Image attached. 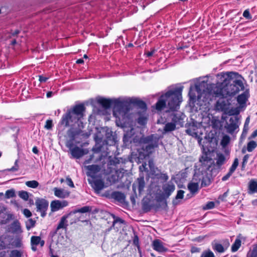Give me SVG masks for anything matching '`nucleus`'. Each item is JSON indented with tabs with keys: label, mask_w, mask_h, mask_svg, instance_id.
Instances as JSON below:
<instances>
[{
	"label": "nucleus",
	"mask_w": 257,
	"mask_h": 257,
	"mask_svg": "<svg viewBox=\"0 0 257 257\" xmlns=\"http://www.w3.org/2000/svg\"><path fill=\"white\" fill-rule=\"evenodd\" d=\"M223 82L208 84L202 82L195 85L198 100L207 101L213 97H226L232 96L244 89L243 78L235 72L223 74Z\"/></svg>",
	"instance_id": "1"
},
{
	"label": "nucleus",
	"mask_w": 257,
	"mask_h": 257,
	"mask_svg": "<svg viewBox=\"0 0 257 257\" xmlns=\"http://www.w3.org/2000/svg\"><path fill=\"white\" fill-rule=\"evenodd\" d=\"M98 103L105 109L109 108L113 105V114L118 120L125 122L128 118L130 111V104L126 101L117 99H110L99 98L97 99Z\"/></svg>",
	"instance_id": "2"
},
{
	"label": "nucleus",
	"mask_w": 257,
	"mask_h": 257,
	"mask_svg": "<svg viewBox=\"0 0 257 257\" xmlns=\"http://www.w3.org/2000/svg\"><path fill=\"white\" fill-rule=\"evenodd\" d=\"M182 88L179 87L173 90H170L165 94L161 95L156 104V108L161 110L166 106L171 110H177L180 107V103L182 101Z\"/></svg>",
	"instance_id": "3"
},
{
	"label": "nucleus",
	"mask_w": 257,
	"mask_h": 257,
	"mask_svg": "<svg viewBox=\"0 0 257 257\" xmlns=\"http://www.w3.org/2000/svg\"><path fill=\"white\" fill-rule=\"evenodd\" d=\"M84 105L78 104L74 106L72 109H68L67 112L63 115L59 122V125L68 127L76 122L82 124L81 119L84 116Z\"/></svg>",
	"instance_id": "4"
},
{
	"label": "nucleus",
	"mask_w": 257,
	"mask_h": 257,
	"mask_svg": "<svg viewBox=\"0 0 257 257\" xmlns=\"http://www.w3.org/2000/svg\"><path fill=\"white\" fill-rule=\"evenodd\" d=\"M35 204L37 207V211L41 212V216L44 217L46 214L49 203L44 199H38L36 200Z\"/></svg>",
	"instance_id": "5"
},
{
	"label": "nucleus",
	"mask_w": 257,
	"mask_h": 257,
	"mask_svg": "<svg viewBox=\"0 0 257 257\" xmlns=\"http://www.w3.org/2000/svg\"><path fill=\"white\" fill-rule=\"evenodd\" d=\"M238 119L236 116L231 117L228 123L225 126L227 132L229 134H232L238 127Z\"/></svg>",
	"instance_id": "6"
},
{
	"label": "nucleus",
	"mask_w": 257,
	"mask_h": 257,
	"mask_svg": "<svg viewBox=\"0 0 257 257\" xmlns=\"http://www.w3.org/2000/svg\"><path fill=\"white\" fill-rule=\"evenodd\" d=\"M68 203L66 200H53L51 202L50 207L52 212H56L67 206Z\"/></svg>",
	"instance_id": "7"
},
{
	"label": "nucleus",
	"mask_w": 257,
	"mask_h": 257,
	"mask_svg": "<svg viewBox=\"0 0 257 257\" xmlns=\"http://www.w3.org/2000/svg\"><path fill=\"white\" fill-rule=\"evenodd\" d=\"M152 137H148L146 140L148 143L143 146V149L147 153V155L151 154L153 149L158 146V140H152Z\"/></svg>",
	"instance_id": "8"
},
{
	"label": "nucleus",
	"mask_w": 257,
	"mask_h": 257,
	"mask_svg": "<svg viewBox=\"0 0 257 257\" xmlns=\"http://www.w3.org/2000/svg\"><path fill=\"white\" fill-rule=\"evenodd\" d=\"M175 190V185L172 182H168L163 185L162 190L164 195L168 198Z\"/></svg>",
	"instance_id": "9"
},
{
	"label": "nucleus",
	"mask_w": 257,
	"mask_h": 257,
	"mask_svg": "<svg viewBox=\"0 0 257 257\" xmlns=\"http://www.w3.org/2000/svg\"><path fill=\"white\" fill-rule=\"evenodd\" d=\"M172 121L176 125L182 126L183 125V119L185 115L180 112H173L171 114Z\"/></svg>",
	"instance_id": "10"
},
{
	"label": "nucleus",
	"mask_w": 257,
	"mask_h": 257,
	"mask_svg": "<svg viewBox=\"0 0 257 257\" xmlns=\"http://www.w3.org/2000/svg\"><path fill=\"white\" fill-rule=\"evenodd\" d=\"M84 167L87 170V175L92 178H94L95 174L99 172L101 170V167L97 165L85 166Z\"/></svg>",
	"instance_id": "11"
},
{
	"label": "nucleus",
	"mask_w": 257,
	"mask_h": 257,
	"mask_svg": "<svg viewBox=\"0 0 257 257\" xmlns=\"http://www.w3.org/2000/svg\"><path fill=\"white\" fill-rule=\"evenodd\" d=\"M45 243V241L42 240L41 237L38 236H32L31 238V244L32 249L35 251L37 250L36 246L38 244H40L41 246H43Z\"/></svg>",
	"instance_id": "12"
},
{
	"label": "nucleus",
	"mask_w": 257,
	"mask_h": 257,
	"mask_svg": "<svg viewBox=\"0 0 257 257\" xmlns=\"http://www.w3.org/2000/svg\"><path fill=\"white\" fill-rule=\"evenodd\" d=\"M229 102L228 100L223 98L219 99L216 102V109L220 111H226L228 109Z\"/></svg>",
	"instance_id": "13"
},
{
	"label": "nucleus",
	"mask_w": 257,
	"mask_h": 257,
	"mask_svg": "<svg viewBox=\"0 0 257 257\" xmlns=\"http://www.w3.org/2000/svg\"><path fill=\"white\" fill-rule=\"evenodd\" d=\"M70 152L72 157L76 159H79L82 157L84 154L87 153V151H86V150L81 149L78 147H75L71 149Z\"/></svg>",
	"instance_id": "14"
},
{
	"label": "nucleus",
	"mask_w": 257,
	"mask_h": 257,
	"mask_svg": "<svg viewBox=\"0 0 257 257\" xmlns=\"http://www.w3.org/2000/svg\"><path fill=\"white\" fill-rule=\"evenodd\" d=\"M95 192H99L104 187V182L101 179H96L90 182Z\"/></svg>",
	"instance_id": "15"
},
{
	"label": "nucleus",
	"mask_w": 257,
	"mask_h": 257,
	"mask_svg": "<svg viewBox=\"0 0 257 257\" xmlns=\"http://www.w3.org/2000/svg\"><path fill=\"white\" fill-rule=\"evenodd\" d=\"M125 101L129 103L130 108H131V103H134L138 107V108H140L141 109L142 112H145L147 110L146 104L142 100L135 99L134 100H130L129 101L127 100Z\"/></svg>",
	"instance_id": "16"
},
{
	"label": "nucleus",
	"mask_w": 257,
	"mask_h": 257,
	"mask_svg": "<svg viewBox=\"0 0 257 257\" xmlns=\"http://www.w3.org/2000/svg\"><path fill=\"white\" fill-rule=\"evenodd\" d=\"M153 248L159 252H165L167 248L164 246L163 242L159 239L155 240L153 242Z\"/></svg>",
	"instance_id": "17"
},
{
	"label": "nucleus",
	"mask_w": 257,
	"mask_h": 257,
	"mask_svg": "<svg viewBox=\"0 0 257 257\" xmlns=\"http://www.w3.org/2000/svg\"><path fill=\"white\" fill-rule=\"evenodd\" d=\"M216 163L213 164V167H217L218 169L225 162V157L223 154L217 153L216 158Z\"/></svg>",
	"instance_id": "18"
},
{
	"label": "nucleus",
	"mask_w": 257,
	"mask_h": 257,
	"mask_svg": "<svg viewBox=\"0 0 257 257\" xmlns=\"http://www.w3.org/2000/svg\"><path fill=\"white\" fill-rule=\"evenodd\" d=\"M54 194L56 196L61 198H65L69 196V192L62 189L55 188L54 189Z\"/></svg>",
	"instance_id": "19"
},
{
	"label": "nucleus",
	"mask_w": 257,
	"mask_h": 257,
	"mask_svg": "<svg viewBox=\"0 0 257 257\" xmlns=\"http://www.w3.org/2000/svg\"><path fill=\"white\" fill-rule=\"evenodd\" d=\"M10 229L14 233H19L22 232L20 223L18 220L14 221L10 226Z\"/></svg>",
	"instance_id": "20"
},
{
	"label": "nucleus",
	"mask_w": 257,
	"mask_h": 257,
	"mask_svg": "<svg viewBox=\"0 0 257 257\" xmlns=\"http://www.w3.org/2000/svg\"><path fill=\"white\" fill-rule=\"evenodd\" d=\"M111 197L115 200L120 202L124 201L125 198L124 194L119 191H115L112 192L111 194Z\"/></svg>",
	"instance_id": "21"
},
{
	"label": "nucleus",
	"mask_w": 257,
	"mask_h": 257,
	"mask_svg": "<svg viewBox=\"0 0 257 257\" xmlns=\"http://www.w3.org/2000/svg\"><path fill=\"white\" fill-rule=\"evenodd\" d=\"M248 97V92L247 91H245L242 93L241 94L239 95L237 97V102L240 105L244 104L246 103V101Z\"/></svg>",
	"instance_id": "22"
},
{
	"label": "nucleus",
	"mask_w": 257,
	"mask_h": 257,
	"mask_svg": "<svg viewBox=\"0 0 257 257\" xmlns=\"http://www.w3.org/2000/svg\"><path fill=\"white\" fill-rule=\"evenodd\" d=\"M200 162L202 163V164L205 165V163L207 164L209 163V167L208 168V170H210L211 168V166L210 165H212L213 163L212 162V159H211L209 157H208L207 154H204L201 156V157L199 159Z\"/></svg>",
	"instance_id": "23"
},
{
	"label": "nucleus",
	"mask_w": 257,
	"mask_h": 257,
	"mask_svg": "<svg viewBox=\"0 0 257 257\" xmlns=\"http://www.w3.org/2000/svg\"><path fill=\"white\" fill-rule=\"evenodd\" d=\"M69 215H64L61 217V220L59 223V224L57 227V229L58 230L61 228H66L68 224L67 223V218Z\"/></svg>",
	"instance_id": "24"
},
{
	"label": "nucleus",
	"mask_w": 257,
	"mask_h": 257,
	"mask_svg": "<svg viewBox=\"0 0 257 257\" xmlns=\"http://www.w3.org/2000/svg\"><path fill=\"white\" fill-rule=\"evenodd\" d=\"M176 124L173 121L171 122H168L165 124L164 127V131L165 132L173 131L176 129Z\"/></svg>",
	"instance_id": "25"
},
{
	"label": "nucleus",
	"mask_w": 257,
	"mask_h": 257,
	"mask_svg": "<svg viewBox=\"0 0 257 257\" xmlns=\"http://www.w3.org/2000/svg\"><path fill=\"white\" fill-rule=\"evenodd\" d=\"M188 188L191 193L196 192L199 188L198 183L191 182L188 185Z\"/></svg>",
	"instance_id": "26"
},
{
	"label": "nucleus",
	"mask_w": 257,
	"mask_h": 257,
	"mask_svg": "<svg viewBox=\"0 0 257 257\" xmlns=\"http://www.w3.org/2000/svg\"><path fill=\"white\" fill-rule=\"evenodd\" d=\"M138 189L139 192L141 193L144 189L145 186V182L144 180V178L143 177H141L138 179Z\"/></svg>",
	"instance_id": "27"
},
{
	"label": "nucleus",
	"mask_w": 257,
	"mask_h": 257,
	"mask_svg": "<svg viewBox=\"0 0 257 257\" xmlns=\"http://www.w3.org/2000/svg\"><path fill=\"white\" fill-rule=\"evenodd\" d=\"M134 133V130L133 128H131L130 131L126 132V133L123 136V141L124 142H131V141L130 140L132 136L133 135Z\"/></svg>",
	"instance_id": "28"
},
{
	"label": "nucleus",
	"mask_w": 257,
	"mask_h": 257,
	"mask_svg": "<svg viewBox=\"0 0 257 257\" xmlns=\"http://www.w3.org/2000/svg\"><path fill=\"white\" fill-rule=\"evenodd\" d=\"M168 198L164 195L163 193H158L156 196V200L157 202L161 203L166 201Z\"/></svg>",
	"instance_id": "29"
},
{
	"label": "nucleus",
	"mask_w": 257,
	"mask_h": 257,
	"mask_svg": "<svg viewBox=\"0 0 257 257\" xmlns=\"http://www.w3.org/2000/svg\"><path fill=\"white\" fill-rule=\"evenodd\" d=\"M257 147V143L254 141H251L247 143V150L249 152H252Z\"/></svg>",
	"instance_id": "30"
},
{
	"label": "nucleus",
	"mask_w": 257,
	"mask_h": 257,
	"mask_svg": "<svg viewBox=\"0 0 257 257\" xmlns=\"http://www.w3.org/2000/svg\"><path fill=\"white\" fill-rule=\"evenodd\" d=\"M241 245V240L239 239H236L234 243L231 246V250L233 252L237 251Z\"/></svg>",
	"instance_id": "31"
},
{
	"label": "nucleus",
	"mask_w": 257,
	"mask_h": 257,
	"mask_svg": "<svg viewBox=\"0 0 257 257\" xmlns=\"http://www.w3.org/2000/svg\"><path fill=\"white\" fill-rule=\"evenodd\" d=\"M249 189L252 193L257 192V182L254 180L250 181Z\"/></svg>",
	"instance_id": "32"
},
{
	"label": "nucleus",
	"mask_w": 257,
	"mask_h": 257,
	"mask_svg": "<svg viewBox=\"0 0 257 257\" xmlns=\"http://www.w3.org/2000/svg\"><path fill=\"white\" fill-rule=\"evenodd\" d=\"M19 196L24 200L27 201L29 197V193L26 191H20L18 192Z\"/></svg>",
	"instance_id": "33"
},
{
	"label": "nucleus",
	"mask_w": 257,
	"mask_h": 257,
	"mask_svg": "<svg viewBox=\"0 0 257 257\" xmlns=\"http://www.w3.org/2000/svg\"><path fill=\"white\" fill-rule=\"evenodd\" d=\"M226 248L227 247L224 248L222 245L220 243H215L213 247V249L218 252H223Z\"/></svg>",
	"instance_id": "34"
},
{
	"label": "nucleus",
	"mask_w": 257,
	"mask_h": 257,
	"mask_svg": "<svg viewBox=\"0 0 257 257\" xmlns=\"http://www.w3.org/2000/svg\"><path fill=\"white\" fill-rule=\"evenodd\" d=\"M27 186L32 188H36L39 186V183L36 180L28 181L25 183Z\"/></svg>",
	"instance_id": "35"
},
{
	"label": "nucleus",
	"mask_w": 257,
	"mask_h": 257,
	"mask_svg": "<svg viewBox=\"0 0 257 257\" xmlns=\"http://www.w3.org/2000/svg\"><path fill=\"white\" fill-rule=\"evenodd\" d=\"M16 196L15 190L14 189H11L6 191L5 193V197L7 199L13 198Z\"/></svg>",
	"instance_id": "36"
},
{
	"label": "nucleus",
	"mask_w": 257,
	"mask_h": 257,
	"mask_svg": "<svg viewBox=\"0 0 257 257\" xmlns=\"http://www.w3.org/2000/svg\"><path fill=\"white\" fill-rule=\"evenodd\" d=\"M36 221L32 219H29L26 222L27 229L29 230L31 228L34 227Z\"/></svg>",
	"instance_id": "37"
},
{
	"label": "nucleus",
	"mask_w": 257,
	"mask_h": 257,
	"mask_svg": "<svg viewBox=\"0 0 257 257\" xmlns=\"http://www.w3.org/2000/svg\"><path fill=\"white\" fill-rule=\"evenodd\" d=\"M184 191L183 190H178L177 192V194L175 197V200H173V203L176 204V203L175 202V201H176V200H177L178 199H183L184 197Z\"/></svg>",
	"instance_id": "38"
},
{
	"label": "nucleus",
	"mask_w": 257,
	"mask_h": 257,
	"mask_svg": "<svg viewBox=\"0 0 257 257\" xmlns=\"http://www.w3.org/2000/svg\"><path fill=\"white\" fill-rule=\"evenodd\" d=\"M200 257H215V255L212 251L208 250L203 251Z\"/></svg>",
	"instance_id": "39"
},
{
	"label": "nucleus",
	"mask_w": 257,
	"mask_h": 257,
	"mask_svg": "<svg viewBox=\"0 0 257 257\" xmlns=\"http://www.w3.org/2000/svg\"><path fill=\"white\" fill-rule=\"evenodd\" d=\"M238 165V160L237 158H236L234 159L232 166H231L230 168L229 169V171L233 173L236 170Z\"/></svg>",
	"instance_id": "40"
},
{
	"label": "nucleus",
	"mask_w": 257,
	"mask_h": 257,
	"mask_svg": "<svg viewBox=\"0 0 257 257\" xmlns=\"http://www.w3.org/2000/svg\"><path fill=\"white\" fill-rule=\"evenodd\" d=\"M249 118L248 117L246 118V120H245V123H244V127H243V131H242V135H246L247 132V131L248 130V124H249Z\"/></svg>",
	"instance_id": "41"
},
{
	"label": "nucleus",
	"mask_w": 257,
	"mask_h": 257,
	"mask_svg": "<svg viewBox=\"0 0 257 257\" xmlns=\"http://www.w3.org/2000/svg\"><path fill=\"white\" fill-rule=\"evenodd\" d=\"M67 135L69 138V140H74L76 133L72 129H70L67 131Z\"/></svg>",
	"instance_id": "42"
},
{
	"label": "nucleus",
	"mask_w": 257,
	"mask_h": 257,
	"mask_svg": "<svg viewBox=\"0 0 257 257\" xmlns=\"http://www.w3.org/2000/svg\"><path fill=\"white\" fill-rule=\"evenodd\" d=\"M229 141H230L229 137L226 135V136H223V137L222 139L221 144L223 146L225 147L228 145V144L229 143Z\"/></svg>",
	"instance_id": "43"
},
{
	"label": "nucleus",
	"mask_w": 257,
	"mask_h": 257,
	"mask_svg": "<svg viewBox=\"0 0 257 257\" xmlns=\"http://www.w3.org/2000/svg\"><path fill=\"white\" fill-rule=\"evenodd\" d=\"M90 210L89 207L88 206H84L77 210L74 211V213L79 212V213H86L88 212Z\"/></svg>",
	"instance_id": "44"
},
{
	"label": "nucleus",
	"mask_w": 257,
	"mask_h": 257,
	"mask_svg": "<svg viewBox=\"0 0 257 257\" xmlns=\"http://www.w3.org/2000/svg\"><path fill=\"white\" fill-rule=\"evenodd\" d=\"M21 253L18 250H13L11 252L10 257H21Z\"/></svg>",
	"instance_id": "45"
},
{
	"label": "nucleus",
	"mask_w": 257,
	"mask_h": 257,
	"mask_svg": "<svg viewBox=\"0 0 257 257\" xmlns=\"http://www.w3.org/2000/svg\"><path fill=\"white\" fill-rule=\"evenodd\" d=\"M215 204L214 202L210 201L208 202L205 206L203 207V209L205 210L211 209L214 207Z\"/></svg>",
	"instance_id": "46"
},
{
	"label": "nucleus",
	"mask_w": 257,
	"mask_h": 257,
	"mask_svg": "<svg viewBox=\"0 0 257 257\" xmlns=\"http://www.w3.org/2000/svg\"><path fill=\"white\" fill-rule=\"evenodd\" d=\"M186 132L187 134L193 137H196L197 136V133L195 132V130L192 128L187 129Z\"/></svg>",
	"instance_id": "47"
},
{
	"label": "nucleus",
	"mask_w": 257,
	"mask_h": 257,
	"mask_svg": "<svg viewBox=\"0 0 257 257\" xmlns=\"http://www.w3.org/2000/svg\"><path fill=\"white\" fill-rule=\"evenodd\" d=\"M119 163V160L116 158H114L112 159L109 160L108 165L115 166Z\"/></svg>",
	"instance_id": "48"
},
{
	"label": "nucleus",
	"mask_w": 257,
	"mask_h": 257,
	"mask_svg": "<svg viewBox=\"0 0 257 257\" xmlns=\"http://www.w3.org/2000/svg\"><path fill=\"white\" fill-rule=\"evenodd\" d=\"M18 160H16L15 162V165L12 167L11 168L8 169L7 170L8 171H12V172H15L18 170L19 169V166L18 164Z\"/></svg>",
	"instance_id": "49"
},
{
	"label": "nucleus",
	"mask_w": 257,
	"mask_h": 257,
	"mask_svg": "<svg viewBox=\"0 0 257 257\" xmlns=\"http://www.w3.org/2000/svg\"><path fill=\"white\" fill-rule=\"evenodd\" d=\"M243 16L246 18V19L249 20L252 18V17L250 15L249 11L248 9L245 10L243 13Z\"/></svg>",
	"instance_id": "50"
},
{
	"label": "nucleus",
	"mask_w": 257,
	"mask_h": 257,
	"mask_svg": "<svg viewBox=\"0 0 257 257\" xmlns=\"http://www.w3.org/2000/svg\"><path fill=\"white\" fill-rule=\"evenodd\" d=\"M52 120H47L45 125V128H46L47 130H51L52 127Z\"/></svg>",
	"instance_id": "51"
},
{
	"label": "nucleus",
	"mask_w": 257,
	"mask_h": 257,
	"mask_svg": "<svg viewBox=\"0 0 257 257\" xmlns=\"http://www.w3.org/2000/svg\"><path fill=\"white\" fill-rule=\"evenodd\" d=\"M146 117L144 116H140L138 118V123L142 125L145 124L146 123Z\"/></svg>",
	"instance_id": "52"
},
{
	"label": "nucleus",
	"mask_w": 257,
	"mask_h": 257,
	"mask_svg": "<svg viewBox=\"0 0 257 257\" xmlns=\"http://www.w3.org/2000/svg\"><path fill=\"white\" fill-rule=\"evenodd\" d=\"M23 213L26 217H30L32 216V213L28 209H24L23 211Z\"/></svg>",
	"instance_id": "53"
},
{
	"label": "nucleus",
	"mask_w": 257,
	"mask_h": 257,
	"mask_svg": "<svg viewBox=\"0 0 257 257\" xmlns=\"http://www.w3.org/2000/svg\"><path fill=\"white\" fill-rule=\"evenodd\" d=\"M66 181L67 183V185L68 186H69L70 187H72V188H74V184H73V181H72L71 179L69 177H67L66 178Z\"/></svg>",
	"instance_id": "54"
},
{
	"label": "nucleus",
	"mask_w": 257,
	"mask_h": 257,
	"mask_svg": "<svg viewBox=\"0 0 257 257\" xmlns=\"http://www.w3.org/2000/svg\"><path fill=\"white\" fill-rule=\"evenodd\" d=\"M74 140H69L67 141L66 143V146L67 148H69L70 151H71V149H72L73 146V142Z\"/></svg>",
	"instance_id": "55"
},
{
	"label": "nucleus",
	"mask_w": 257,
	"mask_h": 257,
	"mask_svg": "<svg viewBox=\"0 0 257 257\" xmlns=\"http://www.w3.org/2000/svg\"><path fill=\"white\" fill-rule=\"evenodd\" d=\"M146 167H147V164L146 163H143L139 167L140 171H141V172L147 171V168Z\"/></svg>",
	"instance_id": "56"
},
{
	"label": "nucleus",
	"mask_w": 257,
	"mask_h": 257,
	"mask_svg": "<svg viewBox=\"0 0 257 257\" xmlns=\"http://www.w3.org/2000/svg\"><path fill=\"white\" fill-rule=\"evenodd\" d=\"M232 174V173H231V172H230L229 171V172L227 173V174L222 177V180L223 181H226L228 179V178L231 176V175Z\"/></svg>",
	"instance_id": "57"
},
{
	"label": "nucleus",
	"mask_w": 257,
	"mask_h": 257,
	"mask_svg": "<svg viewBox=\"0 0 257 257\" xmlns=\"http://www.w3.org/2000/svg\"><path fill=\"white\" fill-rule=\"evenodd\" d=\"M200 251V249L195 246H192L191 249V252L192 253L198 252Z\"/></svg>",
	"instance_id": "58"
},
{
	"label": "nucleus",
	"mask_w": 257,
	"mask_h": 257,
	"mask_svg": "<svg viewBox=\"0 0 257 257\" xmlns=\"http://www.w3.org/2000/svg\"><path fill=\"white\" fill-rule=\"evenodd\" d=\"M248 155H246L244 156L243 157V162H242V167H244V166L245 165V163H246L247 161V160L248 159Z\"/></svg>",
	"instance_id": "59"
},
{
	"label": "nucleus",
	"mask_w": 257,
	"mask_h": 257,
	"mask_svg": "<svg viewBox=\"0 0 257 257\" xmlns=\"http://www.w3.org/2000/svg\"><path fill=\"white\" fill-rule=\"evenodd\" d=\"M48 77H44L42 75H40L39 80L41 82H45L48 80Z\"/></svg>",
	"instance_id": "60"
},
{
	"label": "nucleus",
	"mask_w": 257,
	"mask_h": 257,
	"mask_svg": "<svg viewBox=\"0 0 257 257\" xmlns=\"http://www.w3.org/2000/svg\"><path fill=\"white\" fill-rule=\"evenodd\" d=\"M93 157H94V156H93V155H91V156H90V158H89L88 159L86 160L85 161V162H84V164H89V163H91V161H92V159L93 158Z\"/></svg>",
	"instance_id": "61"
},
{
	"label": "nucleus",
	"mask_w": 257,
	"mask_h": 257,
	"mask_svg": "<svg viewBox=\"0 0 257 257\" xmlns=\"http://www.w3.org/2000/svg\"><path fill=\"white\" fill-rule=\"evenodd\" d=\"M155 52V50L154 49V50H152L151 51L147 52V53H146V54L148 57H151L154 54Z\"/></svg>",
	"instance_id": "62"
},
{
	"label": "nucleus",
	"mask_w": 257,
	"mask_h": 257,
	"mask_svg": "<svg viewBox=\"0 0 257 257\" xmlns=\"http://www.w3.org/2000/svg\"><path fill=\"white\" fill-rule=\"evenodd\" d=\"M257 136V129L255 130L251 135L250 138H254Z\"/></svg>",
	"instance_id": "63"
},
{
	"label": "nucleus",
	"mask_w": 257,
	"mask_h": 257,
	"mask_svg": "<svg viewBox=\"0 0 257 257\" xmlns=\"http://www.w3.org/2000/svg\"><path fill=\"white\" fill-rule=\"evenodd\" d=\"M251 257H257V249L253 250Z\"/></svg>",
	"instance_id": "64"
}]
</instances>
